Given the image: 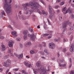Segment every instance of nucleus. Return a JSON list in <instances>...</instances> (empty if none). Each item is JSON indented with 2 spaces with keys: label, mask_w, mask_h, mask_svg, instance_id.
Segmentation results:
<instances>
[{
  "label": "nucleus",
  "mask_w": 74,
  "mask_h": 74,
  "mask_svg": "<svg viewBox=\"0 0 74 74\" xmlns=\"http://www.w3.org/2000/svg\"><path fill=\"white\" fill-rule=\"evenodd\" d=\"M31 6L32 9H35L37 8H39L41 7V6L37 2H30L29 3H26L25 4H22V6L24 7V9L25 10H26L27 9V7H29V6Z\"/></svg>",
  "instance_id": "obj_1"
},
{
  "label": "nucleus",
  "mask_w": 74,
  "mask_h": 74,
  "mask_svg": "<svg viewBox=\"0 0 74 74\" xmlns=\"http://www.w3.org/2000/svg\"><path fill=\"white\" fill-rule=\"evenodd\" d=\"M10 2L9 4L11 3L12 0H9ZM8 0H5V3L4 5V8L5 9V11L8 14H10L12 12V8L11 7V5H8Z\"/></svg>",
  "instance_id": "obj_2"
},
{
  "label": "nucleus",
  "mask_w": 74,
  "mask_h": 74,
  "mask_svg": "<svg viewBox=\"0 0 74 74\" xmlns=\"http://www.w3.org/2000/svg\"><path fill=\"white\" fill-rule=\"evenodd\" d=\"M28 37H31V39L32 40V41H34V40H35V38L36 37V36L34 35V34H32V35H30V34H29L27 35Z\"/></svg>",
  "instance_id": "obj_3"
},
{
  "label": "nucleus",
  "mask_w": 74,
  "mask_h": 74,
  "mask_svg": "<svg viewBox=\"0 0 74 74\" xmlns=\"http://www.w3.org/2000/svg\"><path fill=\"white\" fill-rule=\"evenodd\" d=\"M40 74H46L47 70L44 68L40 69Z\"/></svg>",
  "instance_id": "obj_4"
},
{
  "label": "nucleus",
  "mask_w": 74,
  "mask_h": 74,
  "mask_svg": "<svg viewBox=\"0 0 74 74\" xmlns=\"http://www.w3.org/2000/svg\"><path fill=\"white\" fill-rule=\"evenodd\" d=\"M49 45L50 48H51V49H53L55 48V45L53 42L50 43L49 44Z\"/></svg>",
  "instance_id": "obj_5"
},
{
  "label": "nucleus",
  "mask_w": 74,
  "mask_h": 74,
  "mask_svg": "<svg viewBox=\"0 0 74 74\" xmlns=\"http://www.w3.org/2000/svg\"><path fill=\"white\" fill-rule=\"evenodd\" d=\"M37 12H38L40 14V15H41V14H43V15H44V14H45V12L44 10H42L41 11V12L40 11V10L38 9H37Z\"/></svg>",
  "instance_id": "obj_6"
},
{
  "label": "nucleus",
  "mask_w": 74,
  "mask_h": 74,
  "mask_svg": "<svg viewBox=\"0 0 74 74\" xmlns=\"http://www.w3.org/2000/svg\"><path fill=\"white\" fill-rule=\"evenodd\" d=\"M69 22V21H65L62 24V27L63 28H65L66 27V25L68 24V23Z\"/></svg>",
  "instance_id": "obj_7"
},
{
  "label": "nucleus",
  "mask_w": 74,
  "mask_h": 74,
  "mask_svg": "<svg viewBox=\"0 0 74 74\" xmlns=\"http://www.w3.org/2000/svg\"><path fill=\"white\" fill-rule=\"evenodd\" d=\"M5 15V12L3 10L2 12H1V13H0V17L3 18V15L4 16Z\"/></svg>",
  "instance_id": "obj_8"
},
{
  "label": "nucleus",
  "mask_w": 74,
  "mask_h": 74,
  "mask_svg": "<svg viewBox=\"0 0 74 74\" xmlns=\"http://www.w3.org/2000/svg\"><path fill=\"white\" fill-rule=\"evenodd\" d=\"M71 9L70 8H69L65 12H64V14H67L68 12H69V13H71Z\"/></svg>",
  "instance_id": "obj_9"
},
{
  "label": "nucleus",
  "mask_w": 74,
  "mask_h": 74,
  "mask_svg": "<svg viewBox=\"0 0 74 74\" xmlns=\"http://www.w3.org/2000/svg\"><path fill=\"white\" fill-rule=\"evenodd\" d=\"M14 42L13 40H10L9 43V47H12L13 44H14Z\"/></svg>",
  "instance_id": "obj_10"
},
{
  "label": "nucleus",
  "mask_w": 74,
  "mask_h": 74,
  "mask_svg": "<svg viewBox=\"0 0 74 74\" xmlns=\"http://www.w3.org/2000/svg\"><path fill=\"white\" fill-rule=\"evenodd\" d=\"M74 49V45L73 44H71L70 47V52H72Z\"/></svg>",
  "instance_id": "obj_11"
},
{
  "label": "nucleus",
  "mask_w": 74,
  "mask_h": 74,
  "mask_svg": "<svg viewBox=\"0 0 74 74\" xmlns=\"http://www.w3.org/2000/svg\"><path fill=\"white\" fill-rule=\"evenodd\" d=\"M49 9L50 14H52V7H51V6H49Z\"/></svg>",
  "instance_id": "obj_12"
},
{
  "label": "nucleus",
  "mask_w": 74,
  "mask_h": 74,
  "mask_svg": "<svg viewBox=\"0 0 74 74\" xmlns=\"http://www.w3.org/2000/svg\"><path fill=\"white\" fill-rule=\"evenodd\" d=\"M29 13L30 15H31L32 13H33V11L30 10H28V12H25V14L27 15L29 14Z\"/></svg>",
  "instance_id": "obj_13"
},
{
  "label": "nucleus",
  "mask_w": 74,
  "mask_h": 74,
  "mask_svg": "<svg viewBox=\"0 0 74 74\" xmlns=\"http://www.w3.org/2000/svg\"><path fill=\"white\" fill-rule=\"evenodd\" d=\"M16 32H12V34L13 36L14 37H16L17 36V35L16 34Z\"/></svg>",
  "instance_id": "obj_14"
},
{
  "label": "nucleus",
  "mask_w": 74,
  "mask_h": 74,
  "mask_svg": "<svg viewBox=\"0 0 74 74\" xmlns=\"http://www.w3.org/2000/svg\"><path fill=\"white\" fill-rule=\"evenodd\" d=\"M36 66L37 67H39L41 66V62L40 61L37 62L36 64Z\"/></svg>",
  "instance_id": "obj_15"
},
{
  "label": "nucleus",
  "mask_w": 74,
  "mask_h": 74,
  "mask_svg": "<svg viewBox=\"0 0 74 74\" xmlns=\"http://www.w3.org/2000/svg\"><path fill=\"white\" fill-rule=\"evenodd\" d=\"M1 47H2V48L1 49V50H2V51H5V46L4 45H1Z\"/></svg>",
  "instance_id": "obj_16"
},
{
  "label": "nucleus",
  "mask_w": 74,
  "mask_h": 74,
  "mask_svg": "<svg viewBox=\"0 0 74 74\" xmlns=\"http://www.w3.org/2000/svg\"><path fill=\"white\" fill-rule=\"evenodd\" d=\"M54 17H55V16L54 14H51L49 16L50 18L51 19H52V18H53Z\"/></svg>",
  "instance_id": "obj_17"
},
{
  "label": "nucleus",
  "mask_w": 74,
  "mask_h": 74,
  "mask_svg": "<svg viewBox=\"0 0 74 74\" xmlns=\"http://www.w3.org/2000/svg\"><path fill=\"white\" fill-rule=\"evenodd\" d=\"M58 16H59L60 20L61 21H62V15L61 14H59Z\"/></svg>",
  "instance_id": "obj_18"
},
{
  "label": "nucleus",
  "mask_w": 74,
  "mask_h": 74,
  "mask_svg": "<svg viewBox=\"0 0 74 74\" xmlns=\"http://www.w3.org/2000/svg\"><path fill=\"white\" fill-rule=\"evenodd\" d=\"M22 57H23V54H20L18 56V59H21V58H22Z\"/></svg>",
  "instance_id": "obj_19"
},
{
  "label": "nucleus",
  "mask_w": 74,
  "mask_h": 74,
  "mask_svg": "<svg viewBox=\"0 0 74 74\" xmlns=\"http://www.w3.org/2000/svg\"><path fill=\"white\" fill-rule=\"evenodd\" d=\"M59 65L60 66V67H66V64H61L59 63Z\"/></svg>",
  "instance_id": "obj_20"
},
{
  "label": "nucleus",
  "mask_w": 74,
  "mask_h": 74,
  "mask_svg": "<svg viewBox=\"0 0 74 74\" xmlns=\"http://www.w3.org/2000/svg\"><path fill=\"white\" fill-rule=\"evenodd\" d=\"M27 45H31V42H27L25 44V47H27Z\"/></svg>",
  "instance_id": "obj_21"
},
{
  "label": "nucleus",
  "mask_w": 74,
  "mask_h": 74,
  "mask_svg": "<svg viewBox=\"0 0 74 74\" xmlns=\"http://www.w3.org/2000/svg\"><path fill=\"white\" fill-rule=\"evenodd\" d=\"M27 31H24L23 32V34L24 35H27Z\"/></svg>",
  "instance_id": "obj_22"
},
{
  "label": "nucleus",
  "mask_w": 74,
  "mask_h": 74,
  "mask_svg": "<svg viewBox=\"0 0 74 74\" xmlns=\"http://www.w3.org/2000/svg\"><path fill=\"white\" fill-rule=\"evenodd\" d=\"M21 18L22 20H25L26 19V18H25V16L23 15H21Z\"/></svg>",
  "instance_id": "obj_23"
},
{
  "label": "nucleus",
  "mask_w": 74,
  "mask_h": 74,
  "mask_svg": "<svg viewBox=\"0 0 74 74\" xmlns=\"http://www.w3.org/2000/svg\"><path fill=\"white\" fill-rule=\"evenodd\" d=\"M8 27L9 28L11 29V30H13V28L10 25H8Z\"/></svg>",
  "instance_id": "obj_24"
},
{
  "label": "nucleus",
  "mask_w": 74,
  "mask_h": 74,
  "mask_svg": "<svg viewBox=\"0 0 74 74\" xmlns=\"http://www.w3.org/2000/svg\"><path fill=\"white\" fill-rule=\"evenodd\" d=\"M62 51L63 52L65 53L67 51V49L66 48H64L63 49Z\"/></svg>",
  "instance_id": "obj_25"
},
{
  "label": "nucleus",
  "mask_w": 74,
  "mask_h": 74,
  "mask_svg": "<svg viewBox=\"0 0 74 74\" xmlns=\"http://www.w3.org/2000/svg\"><path fill=\"white\" fill-rule=\"evenodd\" d=\"M27 35H25L24 36H23V37L24 38V40H26V38H27Z\"/></svg>",
  "instance_id": "obj_26"
},
{
  "label": "nucleus",
  "mask_w": 74,
  "mask_h": 74,
  "mask_svg": "<svg viewBox=\"0 0 74 74\" xmlns=\"http://www.w3.org/2000/svg\"><path fill=\"white\" fill-rule=\"evenodd\" d=\"M9 57V55H6L3 57V58L4 59H7V58H8Z\"/></svg>",
  "instance_id": "obj_27"
},
{
  "label": "nucleus",
  "mask_w": 74,
  "mask_h": 74,
  "mask_svg": "<svg viewBox=\"0 0 74 74\" xmlns=\"http://www.w3.org/2000/svg\"><path fill=\"white\" fill-rule=\"evenodd\" d=\"M28 62H25L24 63V64L26 67H27V66L28 65Z\"/></svg>",
  "instance_id": "obj_28"
},
{
  "label": "nucleus",
  "mask_w": 74,
  "mask_h": 74,
  "mask_svg": "<svg viewBox=\"0 0 74 74\" xmlns=\"http://www.w3.org/2000/svg\"><path fill=\"white\" fill-rule=\"evenodd\" d=\"M34 51L33 50H32L30 51V53L31 54H33V53H34Z\"/></svg>",
  "instance_id": "obj_29"
},
{
  "label": "nucleus",
  "mask_w": 74,
  "mask_h": 74,
  "mask_svg": "<svg viewBox=\"0 0 74 74\" xmlns=\"http://www.w3.org/2000/svg\"><path fill=\"white\" fill-rule=\"evenodd\" d=\"M42 44L44 45L43 46L44 47H46V43L45 42H42Z\"/></svg>",
  "instance_id": "obj_30"
},
{
  "label": "nucleus",
  "mask_w": 74,
  "mask_h": 74,
  "mask_svg": "<svg viewBox=\"0 0 74 74\" xmlns=\"http://www.w3.org/2000/svg\"><path fill=\"white\" fill-rule=\"evenodd\" d=\"M49 34H44L43 36V37H46V36H49Z\"/></svg>",
  "instance_id": "obj_31"
},
{
  "label": "nucleus",
  "mask_w": 74,
  "mask_h": 74,
  "mask_svg": "<svg viewBox=\"0 0 74 74\" xmlns=\"http://www.w3.org/2000/svg\"><path fill=\"white\" fill-rule=\"evenodd\" d=\"M44 51L45 53H47V54H48V55L49 54V53L47 52V50L46 49H45Z\"/></svg>",
  "instance_id": "obj_32"
},
{
  "label": "nucleus",
  "mask_w": 74,
  "mask_h": 74,
  "mask_svg": "<svg viewBox=\"0 0 74 74\" xmlns=\"http://www.w3.org/2000/svg\"><path fill=\"white\" fill-rule=\"evenodd\" d=\"M70 74H74V70L71 71L70 73Z\"/></svg>",
  "instance_id": "obj_33"
},
{
  "label": "nucleus",
  "mask_w": 74,
  "mask_h": 74,
  "mask_svg": "<svg viewBox=\"0 0 74 74\" xmlns=\"http://www.w3.org/2000/svg\"><path fill=\"white\" fill-rule=\"evenodd\" d=\"M29 31H30V32H33V29H32V27H30L29 29Z\"/></svg>",
  "instance_id": "obj_34"
},
{
  "label": "nucleus",
  "mask_w": 74,
  "mask_h": 74,
  "mask_svg": "<svg viewBox=\"0 0 74 74\" xmlns=\"http://www.w3.org/2000/svg\"><path fill=\"white\" fill-rule=\"evenodd\" d=\"M66 10V8L65 7L63 8L62 11H65V10Z\"/></svg>",
  "instance_id": "obj_35"
},
{
  "label": "nucleus",
  "mask_w": 74,
  "mask_h": 74,
  "mask_svg": "<svg viewBox=\"0 0 74 74\" xmlns=\"http://www.w3.org/2000/svg\"><path fill=\"white\" fill-rule=\"evenodd\" d=\"M7 63H11V60H8L6 61Z\"/></svg>",
  "instance_id": "obj_36"
},
{
  "label": "nucleus",
  "mask_w": 74,
  "mask_h": 74,
  "mask_svg": "<svg viewBox=\"0 0 74 74\" xmlns=\"http://www.w3.org/2000/svg\"><path fill=\"white\" fill-rule=\"evenodd\" d=\"M16 40L17 41H20L21 40V38H18L16 39Z\"/></svg>",
  "instance_id": "obj_37"
},
{
  "label": "nucleus",
  "mask_w": 74,
  "mask_h": 74,
  "mask_svg": "<svg viewBox=\"0 0 74 74\" xmlns=\"http://www.w3.org/2000/svg\"><path fill=\"white\" fill-rule=\"evenodd\" d=\"M64 4V2H61L60 3V5H63Z\"/></svg>",
  "instance_id": "obj_38"
},
{
  "label": "nucleus",
  "mask_w": 74,
  "mask_h": 74,
  "mask_svg": "<svg viewBox=\"0 0 74 74\" xmlns=\"http://www.w3.org/2000/svg\"><path fill=\"white\" fill-rule=\"evenodd\" d=\"M26 71H25V70H22L21 71V73H23L24 74H25Z\"/></svg>",
  "instance_id": "obj_39"
},
{
  "label": "nucleus",
  "mask_w": 74,
  "mask_h": 74,
  "mask_svg": "<svg viewBox=\"0 0 74 74\" xmlns=\"http://www.w3.org/2000/svg\"><path fill=\"white\" fill-rule=\"evenodd\" d=\"M40 1L44 5V1H43V0H40Z\"/></svg>",
  "instance_id": "obj_40"
},
{
  "label": "nucleus",
  "mask_w": 74,
  "mask_h": 74,
  "mask_svg": "<svg viewBox=\"0 0 74 74\" xmlns=\"http://www.w3.org/2000/svg\"><path fill=\"white\" fill-rule=\"evenodd\" d=\"M0 38L2 40H3L4 38V37L3 36H1L0 37Z\"/></svg>",
  "instance_id": "obj_41"
},
{
  "label": "nucleus",
  "mask_w": 74,
  "mask_h": 74,
  "mask_svg": "<svg viewBox=\"0 0 74 74\" xmlns=\"http://www.w3.org/2000/svg\"><path fill=\"white\" fill-rule=\"evenodd\" d=\"M40 53L42 55H44V53L42 51H40Z\"/></svg>",
  "instance_id": "obj_42"
},
{
  "label": "nucleus",
  "mask_w": 74,
  "mask_h": 74,
  "mask_svg": "<svg viewBox=\"0 0 74 74\" xmlns=\"http://www.w3.org/2000/svg\"><path fill=\"white\" fill-rule=\"evenodd\" d=\"M73 29H74V27L73 26H72L70 28V30H73Z\"/></svg>",
  "instance_id": "obj_43"
},
{
  "label": "nucleus",
  "mask_w": 74,
  "mask_h": 74,
  "mask_svg": "<svg viewBox=\"0 0 74 74\" xmlns=\"http://www.w3.org/2000/svg\"><path fill=\"white\" fill-rule=\"evenodd\" d=\"M60 1H61L60 0H57L56 1V3H60Z\"/></svg>",
  "instance_id": "obj_44"
},
{
  "label": "nucleus",
  "mask_w": 74,
  "mask_h": 74,
  "mask_svg": "<svg viewBox=\"0 0 74 74\" xmlns=\"http://www.w3.org/2000/svg\"><path fill=\"white\" fill-rule=\"evenodd\" d=\"M31 64H28L27 66V67H31Z\"/></svg>",
  "instance_id": "obj_45"
},
{
  "label": "nucleus",
  "mask_w": 74,
  "mask_h": 74,
  "mask_svg": "<svg viewBox=\"0 0 74 74\" xmlns=\"http://www.w3.org/2000/svg\"><path fill=\"white\" fill-rule=\"evenodd\" d=\"M54 41H55V42H58V39L56 38L54 39Z\"/></svg>",
  "instance_id": "obj_46"
},
{
  "label": "nucleus",
  "mask_w": 74,
  "mask_h": 74,
  "mask_svg": "<svg viewBox=\"0 0 74 74\" xmlns=\"http://www.w3.org/2000/svg\"><path fill=\"white\" fill-rule=\"evenodd\" d=\"M14 71H16L19 70V69L18 68H16V69H14Z\"/></svg>",
  "instance_id": "obj_47"
},
{
  "label": "nucleus",
  "mask_w": 74,
  "mask_h": 74,
  "mask_svg": "<svg viewBox=\"0 0 74 74\" xmlns=\"http://www.w3.org/2000/svg\"><path fill=\"white\" fill-rule=\"evenodd\" d=\"M10 71V70H9V69H7L6 71V74H7V73H8V72H9V71Z\"/></svg>",
  "instance_id": "obj_48"
},
{
  "label": "nucleus",
  "mask_w": 74,
  "mask_h": 74,
  "mask_svg": "<svg viewBox=\"0 0 74 74\" xmlns=\"http://www.w3.org/2000/svg\"><path fill=\"white\" fill-rule=\"evenodd\" d=\"M71 16V18L72 19H73V18H74V15L72 14Z\"/></svg>",
  "instance_id": "obj_49"
},
{
  "label": "nucleus",
  "mask_w": 74,
  "mask_h": 74,
  "mask_svg": "<svg viewBox=\"0 0 74 74\" xmlns=\"http://www.w3.org/2000/svg\"><path fill=\"white\" fill-rule=\"evenodd\" d=\"M73 36H72L70 38V40L71 41L73 40Z\"/></svg>",
  "instance_id": "obj_50"
},
{
  "label": "nucleus",
  "mask_w": 74,
  "mask_h": 74,
  "mask_svg": "<svg viewBox=\"0 0 74 74\" xmlns=\"http://www.w3.org/2000/svg\"><path fill=\"white\" fill-rule=\"evenodd\" d=\"M14 55H15V56H16V57H18V55L16 53H14Z\"/></svg>",
  "instance_id": "obj_51"
},
{
  "label": "nucleus",
  "mask_w": 74,
  "mask_h": 74,
  "mask_svg": "<svg viewBox=\"0 0 74 74\" xmlns=\"http://www.w3.org/2000/svg\"><path fill=\"white\" fill-rule=\"evenodd\" d=\"M69 26H71V25L72 24V23H71V22H70V23H69Z\"/></svg>",
  "instance_id": "obj_52"
},
{
  "label": "nucleus",
  "mask_w": 74,
  "mask_h": 74,
  "mask_svg": "<svg viewBox=\"0 0 74 74\" xmlns=\"http://www.w3.org/2000/svg\"><path fill=\"white\" fill-rule=\"evenodd\" d=\"M67 55H68V56H70V55H71V54L70 53H67Z\"/></svg>",
  "instance_id": "obj_53"
},
{
  "label": "nucleus",
  "mask_w": 74,
  "mask_h": 74,
  "mask_svg": "<svg viewBox=\"0 0 74 74\" xmlns=\"http://www.w3.org/2000/svg\"><path fill=\"white\" fill-rule=\"evenodd\" d=\"M47 20L49 25H51V23H50V21H49V20L48 19H47Z\"/></svg>",
  "instance_id": "obj_54"
},
{
  "label": "nucleus",
  "mask_w": 74,
  "mask_h": 74,
  "mask_svg": "<svg viewBox=\"0 0 74 74\" xmlns=\"http://www.w3.org/2000/svg\"><path fill=\"white\" fill-rule=\"evenodd\" d=\"M34 74H37V73H38V71H34Z\"/></svg>",
  "instance_id": "obj_55"
},
{
  "label": "nucleus",
  "mask_w": 74,
  "mask_h": 74,
  "mask_svg": "<svg viewBox=\"0 0 74 74\" xmlns=\"http://www.w3.org/2000/svg\"><path fill=\"white\" fill-rule=\"evenodd\" d=\"M59 7V6L58 5H56L55 6V8H58Z\"/></svg>",
  "instance_id": "obj_56"
},
{
  "label": "nucleus",
  "mask_w": 74,
  "mask_h": 74,
  "mask_svg": "<svg viewBox=\"0 0 74 74\" xmlns=\"http://www.w3.org/2000/svg\"><path fill=\"white\" fill-rule=\"evenodd\" d=\"M53 33V31H50L49 32V33L51 34V35H52V33Z\"/></svg>",
  "instance_id": "obj_57"
},
{
  "label": "nucleus",
  "mask_w": 74,
  "mask_h": 74,
  "mask_svg": "<svg viewBox=\"0 0 74 74\" xmlns=\"http://www.w3.org/2000/svg\"><path fill=\"white\" fill-rule=\"evenodd\" d=\"M3 66H7V64H6V63H4V64H3Z\"/></svg>",
  "instance_id": "obj_58"
},
{
  "label": "nucleus",
  "mask_w": 74,
  "mask_h": 74,
  "mask_svg": "<svg viewBox=\"0 0 74 74\" xmlns=\"http://www.w3.org/2000/svg\"><path fill=\"white\" fill-rule=\"evenodd\" d=\"M52 38V36H48V39H49V38Z\"/></svg>",
  "instance_id": "obj_59"
},
{
  "label": "nucleus",
  "mask_w": 74,
  "mask_h": 74,
  "mask_svg": "<svg viewBox=\"0 0 74 74\" xmlns=\"http://www.w3.org/2000/svg\"><path fill=\"white\" fill-rule=\"evenodd\" d=\"M10 55H11V56H14V54H12V53H10Z\"/></svg>",
  "instance_id": "obj_60"
},
{
  "label": "nucleus",
  "mask_w": 74,
  "mask_h": 74,
  "mask_svg": "<svg viewBox=\"0 0 74 74\" xmlns=\"http://www.w3.org/2000/svg\"><path fill=\"white\" fill-rule=\"evenodd\" d=\"M69 60L70 63H71V62H72V61H71V58H69Z\"/></svg>",
  "instance_id": "obj_61"
},
{
  "label": "nucleus",
  "mask_w": 74,
  "mask_h": 74,
  "mask_svg": "<svg viewBox=\"0 0 74 74\" xmlns=\"http://www.w3.org/2000/svg\"><path fill=\"white\" fill-rule=\"evenodd\" d=\"M3 71V69L1 68H0V72L2 71Z\"/></svg>",
  "instance_id": "obj_62"
},
{
  "label": "nucleus",
  "mask_w": 74,
  "mask_h": 74,
  "mask_svg": "<svg viewBox=\"0 0 74 74\" xmlns=\"http://www.w3.org/2000/svg\"><path fill=\"white\" fill-rule=\"evenodd\" d=\"M55 59H56L55 58H52L51 59L53 60H55Z\"/></svg>",
  "instance_id": "obj_63"
},
{
  "label": "nucleus",
  "mask_w": 74,
  "mask_h": 74,
  "mask_svg": "<svg viewBox=\"0 0 74 74\" xmlns=\"http://www.w3.org/2000/svg\"><path fill=\"white\" fill-rule=\"evenodd\" d=\"M57 13H59L60 12V10H57Z\"/></svg>",
  "instance_id": "obj_64"
}]
</instances>
